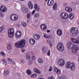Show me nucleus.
I'll list each match as a JSON object with an SVG mask.
<instances>
[{"label":"nucleus","mask_w":79,"mask_h":79,"mask_svg":"<svg viewBox=\"0 0 79 79\" xmlns=\"http://www.w3.org/2000/svg\"><path fill=\"white\" fill-rule=\"evenodd\" d=\"M72 51L73 53L76 54L77 53V51L79 49V47L73 44L71 42H69L67 44V47L69 49L71 48V46H72Z\"/></svg>","instance_id":"nucleus-1"},{"label":"nucleus","mask_w":79,"mask_h":79,"mask_svg":"<svg viewBox=\"0 0 79 79\" xmlns=\"http://www.w3.org/2000/svg\"><path fill=\"white\" fill-rule=\"evenodd\" d=\"M26 44V41L25 40H22L19 41L18 43L15 44V46L16 48H23L24 47Z\"/></svg>","instance_id":"nucleus-2"},{"label":"nucleus","mask_w":79,"mask_h":79,"mask_svg":"<svg viewBox=\"0 0 79 79\" xmlns=\"http://www.w3.org/2000/svg\"><path fill=\"white\" fill-rule=\"evenodd\" d=\"M76 65L74 62H68L66 64V68L69 69L70 68L71 71H73L75 69Z\"/></svg>","instance_id":"nucleus-3"},{"label":"nucleus","mask_w":79,"mask_h":79,"mask_svg":"<svg viewBox=\"0 0 79 79\" xmlns=\"http://www.w3.org/2000/svg\"><path fill=\"white\" fill-rule=\"evenodd\" d=\"M79 33V31L77 30V28L73 27L72 28L70 31V34L72 36L75 37Z\"/></svg>","instance_id":"nucleus-4"},{"label":"nucleus","mask_w":79,"mask_h":79,"mask_svg":"<svg viewBox=\"0 0 79 79\" xmlns=\"http://www.w3.org/2000/svg\"><path fill=\"white\" fill-rule=\"evenodd\" d=\"M58 50L63 51L64 50V45L61 42L59 43L57 46Z\"/></svg>","instance_id":"nucleus-5"},{"label":"nucleus","mask_w":79,"mask_h":79,"mask_svg":"<svg viewBox=\"0 0 79 79\" xmlns=\"http://www.w3.org/2000/svg\"><path fill=\"white\" fill-rule=\"evenodd\" d=\"M8 34L9 37L11 38L14 35V30L13 28H10L8 31Z\"/></svg>","instance_id":"nucleus-6"},{"label":"nucleus","mask_w":79,"mask_h":79,"mask_svg":"<svg viewBox=\"0 0 79 79\" xmlns=\"http://www.w3.org/2000/svg\"><path fill=\"white\" fill-rule=\"evenodd\" d=\"M10 19L12 21H16L18 19V15L17 14H13L10 16Z\"/></svg>","instance_id":"nucleus-7"},{"label":"nucleus","mask_w":79,"mask_h":79,"mask_svg":"<svg viewBox=\"0 0 79 79\" xmlns=\"http://www.w3.org/2000/svg\"><path fill=\"white\" fill-rule=\"evenodd\" d=\"M60 17L62 19H66L68 18V14L65 12H63L60 14Z\"/></svg>","instance_id":"nucleus-8"},{"label":"nucleus","mask_w":79,"mask_h":79,"mask_svg":"<svg viewBox=\"0 0 79 79\" xmlns=\"http://www.w3.org/2000/svg\"><path fill=\"white\" fill-rule=\"evenodd\" d=\"M64 60L63 59H59L58 61V64L60 66H63L64 64L65 63Z\"/></svg>","instance_id":"nucleus-9"},{"label":"nucleus","mask_w":79,"mask_h":79,"mask_svg":"<svg viewBox=\"0 0 79 79\" xmlns=\"http://www.w3.org/2000/svg\"><path fill=\"white\" fill-rule=\"evenodd\" d=\"M21 32L20 31H18L15 34V35L17 38H20L21 37Z\"/></svg>","instance_id":"nucleus-10"},{"label":"nucleus","mask_w":79,"mask_h":79,"mask_svg":"<svg viewBox=\"0 0 79 79\" xmlns=\"http://www.w3.org/2000/svg\"><path fill=\"white\" fill-rule=\"evenodd\" d=\"M34 8L36 11L39 12L40 11V6L39 5H37V4H35L34 5Z\"/></svg>","instance_id":"nucleus-11"},{"label":"nucleus","mask_w":79,"mask_h":79,"mask_svg":"<svg viewBox=\"0 0 79 79\" xmlns=\"http://www.w3.org/2000/svg\"><path fill=\"white\" fill-rule=\"evenodd\" d=\"M0 10L2 12H5L7 10V8L5 6H1Z\"/></svg>","instance_id":"nucleus-12"},{"label":"nucleus","mask_w":79,"mask_h":79,"mask_svg":"<svg viewBox=\"0 0 79 79\" xmlns=\"http://www.w3.org/2000/svg\"><path fill=\"white\" fill-rule=\"evenodd\" d=\"M54 3L53 0H48L47 3V4L48 6H52Z\"/></svg>","instance_id":"nucleus-13"},{"label":"nucleus","mask_w":79,"mask_h":79,"mask_svg":"<svg viewBox=\"0 0 79 79\" xmlns=\"http://www.w3.org/2000/svg\"><path fill=\"white\" fill-rule=\"evenodd\" d=\"M41 29L45 31L47 29V27L46 25L43 24L41 25Z\"/></svg>","instance_id":"nucleus-14"},{"label":"nucleus","mask_w":79,"mask_h":79,"mask_svg":"<svg viewBox=\"0 0 79 79\" xmlns=\"http://www.w3.org/2000/svg\"><path fill=\"white\" fill-rule=\"evenodd\" d=\"M63 33L62 32V31L60 29H58L57 31V34L59 36H60L62 35Z\"/></svg>","instance_id":"nucleus-15"},{"label":"nucleus","mask_w":79,"mask_h":79,"mask_svg":"<svg viewBox=\"0 0 79 79\" xmlns=\"http://www.w3.org/2000/svg\"><path fill=\"white\" fill-rule=\"evenodd\" d=\"M28 10V8L27 7H23L22 9L24 13H27Z\"/></svg>","instance_id":"nucleus-16"},{"label":"nucleus","mask_w":79,"mask_h":79,"mask_svg":"<svg viewBox=\"0 0 79 79\" xmlns=\"http://www.w3.org/2000/svg\"><path fill=\"white\" fill-rule=\"evenodd\" d=\"M72 41L74 42V43H75L76 44H79V41L77 40L76 39L72 38H71Z\"/></svg>","instance_id":"nucleus-17"},{"label":"nucleus","mask_w":79,"mask_h":79,"mask_svg":"<svg viewBox=\"0 0 79 79\" xmlns=\"http://www.w3.org/2000/svg\"><path fill=\"white\" fill-rule=\"evenodd\" d=\"M2 63L3 65H6V62L7 61L5 58H3L2 60Z\"/></svg>","instance_id":"nucleus-18"},{"label":"nucleus","mask_w":79,"mask_h":79,"mask_svg":"<svg viewBox=\"0 0 79 79\" xmlns=\"http://www.w3.org/2000/svg\"><path fill=\"white\" fill-rule=\"evenodd\" d=\"M12 46H11V44L10 43H8L7 44V49L8 50H10L11 49Z\"/></svg>","instance_id":"nucleus-19"},{"label":"nucleus","mask_w":79,"mask_h":79,"mask_svg":"<svg viewBox=\"0 0 79 79\" xmlns=\"http://www.w3.org/2000/svg\"><path fill=\"white\" fill-rule=\"evenodd\" d=\"M28 6L30 9H32L33 8V5H32V4L31 3V1H30L28 3Z\"/></svg>","instance_id":"nucleus-20"},{"label":"nucleus","mask_w":79,"mask_h":79,"mask_svg":"<svg viewBox=\"0 0 79 79\" xmlns=\"http://www.w3.org/2000/svg\"><path fill=\"white\" fill-rule=\"evenodd\" d=\"M33 37L34 39L38 40V39H39L40 37V36L37 35H33Z\"/></svg>","instance_id":"nucleus-21"},{"label":"nucleus","mask_w":79,"mask_h":79,"mask_svg":"<svg viewBox=\"0 0 79 79\" xmlns=\"http://www.w3.org/2000/svg\"><path fill=\"white\" fill-rule=\"evenodd\" d=\"M30 44H32V45L34 44H35V40H34V39H30Z\"/></svg>","instance_id":"nucleus-22"},{"label":"nucleus","mask_w":79,"mask_h":79,"mask_svg":"<svg viewBox=\"0 0 79 79\" xmlns=\"http://www.w3.org/2000/svg\"><path fill=\"white\" fill-rule=\"evenodd\" d=\"M54 71L55 72L57 73V74H60V73H61V70H59V69L56 68L54 69Z\"/></svg>","instance_id":"nucleus-23"},{"label":"nucleus","mask_w":79,"mask_h":79,"mask_svg":"<svg viewBox=\"0 0 79 79\" xmlns=\"http://www.w3.org/2000/svg\"><path fill=\"white\" fill-rule=\"evenodd\" d=\"M65 10L69 12H71L72 11V9L69 8V7H67L65 8Z\"/></svg>","instance_id":"nucleus-24"},{"label":"nucleus","mask_w":79,"mask_h":79,"mask_svg":"<svg viewBox=\"0 0 79 79\" xmlns=\"http://www.w3.org/2000/svg\"><path fill=\"white\" fill-rule=\"evenodd\" d=\"M35 72L36 73H38V74H40V71L37 69L35 68L34 69Z\"/></svg>","instance_id":"nucleus-25"},{"label":"nucleus","mask_w":79,"mask_h":79,"mask_svg":"<svg viewBox=\"0 0 79 79\" xmlns=\"http://www.w3.org/2000/svg\"><path fill=\"white\" fill-rule=\"evenodd\" d=\"M69 17L70 19H73L74 18V14L73 13L70 14L69 16Z\"/></svg>","instance_id":"nucleus-26"},{"label":"nucleus","mask_w":79,"mask_h":79,"mask_svg":"<svg viewBox=\"0 0 79 79\" xmlns=\"http://www.w3.org/2000/svg\"><path fill=\"white\" fill-rule=\"evenodd\" d=\"M38 61L39 63H43V62H44V60L42 59H39L38 60Z\"/></svg>","instance_id":"nucleus-27"},{"label":"nucleus","mask_w":79,"mask_h":79,"mask_svg":"<svg viewBox=\"0 0 79 79\" xmlns=\"http://www.w3.org/2000/svg\"><path fill=\"white\" fill-rule=\"evenodd\" d=\"M27 73L28 75H31L32 73L31 72V71L30 70L28 69L27 71Z\"/></svg>","instance_id":"nucleus-28"},{"label":"nucleus","mask_w":79,"mask_h":79,"mask_svg":"<svg viewBox=\"0 0 79 79\" xmlns=\"http://www.w3.org/2000/svg\"><path fill=\"white\" fill-rule=\"evenodd\" d=\"M53 8L54 10H55L57 8V7H56V3H55V4L53 6Z\"/></svg>","instance_id":"nucleus-29"},{"label":"nucleus","mask_w":79,"mask_h":79,"mask_svg":"<svg viewBox=\"0 0 79 79\" xmlns=\"http://www.w3.org/2000/svg\"><path fill=\"white\" fill-rule=\"evenodd\" d=\"M10 73V71L9 70H6L4 73L5 76H7Z\"/></svg>","instance_id":"nucleus-30"},{"label":"nucleus","mask_w":79,"mask_h":79,"mask_svg":"<svg viewBox=\"0 0 79 79\" xmlns=\"http://www.w3.org/2000/svg\"><path fill=\"white\" fill-rule=\"evenodd\" d=\"M26 58H27L28 60H31V56L29 54L27 55Z\"/></svg>","instance_id":"nucleus-31"},{"label":"nucleus","mask_w":79,"mask_h":79,"mask_svg":"<svg viewBox=\"0 0 79 79\" xmlns=\"http://www.w3.org/2000/svg\"><path fill=\"white\" fill-rule=\"evenodd\" d=\"M22 24L23 27H26V26H27V24H26V23L23 22H22Z\"/></svg>","instance_id":"nucleus-32"},{"label":"nucleus","mask_w":79,"mask_h":79,"mask_svg":"<svg viewBox=\"0 0 79 79\" xmlns=\"http://www.w3.org/2000/svg\"><path fill=\"white\" fill-rule=\"evenodd\" d=\"M4 30V28H3V27H0V33L2 32Z\"/></svg>","instance_id":"nucleus-33"},{"label":"nucleus","mask_w":79,"mask_h":79,"mask_svg":"<svg viewBox=\"0 0 79 79\" xmlns=\"http://www.w3.org/2000/svg\"><path fill=\"white\" fill-rule=\"evenodd\" d=\"M27 18H28L29 19H30V18H31V13H28L27 14Z\"/></svg>","instance_id":"nucleus-34"},{"label":"nucleus","mask_w":79,"mask_h":79,"mask_svg":"<svg viewBox=\"0 0 79 79\" xmlns=\"http://www.w3.org/2000/svg\"><path fill=\"white\" fill-rule=\"evenodd\" d=\"M47 42L49 44H50V47H52V44H51V42L49 41V40H47Z\"/></svg>","instance_id":"nucleus-35"},{"label":"nucleus","mask_w":79,"mask_h":79,"mask_svg":"<svg viewBox=\"0 0 79 79\" xmlns=\"http://www.w3.org/2000/svg\"><path fill=\"white\" fill-rule=\"evenodd\" d=\"M34 16L35 17H36V18H39V14L36 13L34 15Z\"/></svg>","instance_id":"nucleus-36"},{"label":"nucleus","mask_w":79,"mask_h":79,"mask_svg":"<svg viewBox=\"0 0 79 79\" xmlns=\"http://www.w3.org/2000/svg\"><path fill=\"white\" fill-rule=\"evenodd\" d=\"M1 53L3 56H4V57L5 56V54L4 52H3V51H1Z\"/></svg>","instance_id":"nucleus-37"},{"label":"nucleus","mask_w":79,"mask_h":79,"mask_svg":"<svg viewBox=\"0 0 79 79\" xmlns=\"http://www.w3.org/2000/svg\"><path fill=\"white\" fill-rule=\"evenodd\" d=\"M42 51L44 53H45L46 52V50H45V48H43L42 50Z\"/></svg>","instance_id":"nucleus-38"},{"label":"nucleus","mask_w":79,"mask_h":79,"mask_svg":"<svg viewBox=\"0 0 79 79\" xmlns=\"http://www.w3.org/2000/svg\"><path fill=\"white\" fill-rule=\"evenodd\" d=\"M36 76H37V74H34L32 75V76H31V77H32L34 78V77H35Z\"/></svg>","instance_id":"nucleus-39"},{"label":"nucleus","mask_w":79,"mask_h":79,"mask_svg":"<svg viewBox=\"0 0 79 79\" xmlns=\"http://www.w3.org/2000/svg\"><path fill=\"white\" fill-rule=\"evenodd\" d=\"M48 79H55V78L53 76H52V77H49L48 78Z\"/></svg>","instance_id":"nucleus-40"},{"label":"nucleus","mask_w":79,"mask_h":79,"mask_svg":"<svg viewBox=\"0 0 79 79\" xmlns=\"http://www.w3.org/2000/svg\"><path fill=\"white\" fill-rule=\"evenodd\" d=\"M47 55L48 56H50V50H48V52H47Z\"/></svg>","instance_id":"nucleus-41"},{"label":"nucleus","mask_w":79,"mask_h":79,"mask_svg":"<svg viewBox=\"0 0 79 79\" xmlns=\"http://www.w3.org/2000/svg\"><path fill=\"white\" fill-rule=\"evenodd\" d=\"M4 16V15L2 14V13L0 12V17H3Z\"/></svg>","instance_id":"nucleus-42"},{"label":"nucleus","mask_w":79,"mask_h":79,"mask_svg":"<svg viewBox=\"0 0 79 79\" xmlns=\"http://www.w3.org/2000/svg\"><path fill=\"white\" fill-rule=\"evenodd\" d=\"M32 60H35L36 58L35 57V56H32V57H31Z\"/></svg>","instance_id":"nucleus-43"},{"label":"nucleus","mask_w":79,"mask_h":79,"mask_svg":"<svg viewBox=\"0 0 79 79\" xmlns=\"http://www.w3.org/2000/svg\"><path fill=\"white\" fill-rule=\"evenodd\" d=\"M60 79H66V78L63 76H61Z\"/></svg>","instance_id":"nucleus-44"},{"label":"nucleus","mask_w":79,"mask_h":79,"mask_svg":"<svg viewBox=\"0 0 79 79\" xmlns=\"http://www.w3.org/2000/svg\"><path fill=\"white\" fill-rule=\"evenodd\" d=\"M52 71V66L50 67V69H49V71Z\"/></svg>","instance_id":"nucleus-45"},{"label":"nucleus","mask_w":79,"mask_h":79,"mask_svg":"<svg viewBox=\"0 0 79 79\" xmlns=\"http://www.w3.org/2000/svg\"><path fill=\"white\" fill-rule=\"evenodd\" d=\"M21 62L22 63H23V64H24V63H25L24 60L23 59H22L21 60Z\"/></svg>","instance_id":"nucleus-46"},{"label":"nucleus","mask_w":79,"mask_h":79,"mask_svg":"<svg viewBox=\"0 0 79 79\" xmlns=\"http://www.w3.org/2000/svg\"><path fill=\"white\" fill-rule=\"evenodd\" d=\"M35 10H34L31 13V14L33 15L34 14H35Z\"/></svg>","instance_id":"nucleus-47"},{"label":"nucleus","mask_w":79,"mask_h":79,"mask_svg":"<svg viewBox=\"0 0 79 79\" xmlns=\"http://www.w3.org/2000/svg\"><path fill=\"white\" fill-rule=\"evenodd\" d=\"M48 39H52V36L51 35H49L48 36Z\"/></svg>","instance_id":"nucleus-48"},{"label":"nucleus","mask_w":79,"mask_h":79,"mask_svg":"<svg viewBox=\"0 0 79 79\" xmlns=\"http://www.w3.org/2000/svg\"><path fill=\"white\" fill-rule=\"evenodd\" d=\"M7 60H9V61H12V59H10V58H8L7 59Z\"/></svg>","instance_id":"nucleus-49"},{"label":"nucleus","mask_w":79,"mask_h":79,"mask_svg":"<svg viewBox=\"0 0 79 79\" xmlns=\"http://www.w3.org/2000/svg\"><path fill=\"white\" fill-rule=\"evenodd\" d=\"M47 33H48L50 32V30H48L47 31Z\"/></svg>","instance_id":"nucleus-50"},{"label":"nucleus","mask_w":79,"mask_h":79,"mask_svg":"<svg viewBox=\"0 0 79 79\" xmlns=\"http://www.w3.org/2000/svg\"><path fill=\"white\" fill-rule=\"evenodd\" d=\"M21 51H22V52H24V51H25V50H24V49H22L21 50Z\"/></svg>","instance_id":"nucleus-51"},{"label":"nucleus","mask_w":79,"mask_h":79,"mask_svg":"<svg viewBox=\"0 0 79 79\" xmlns=\"http://www.w3.org/2000/svg\"><path fill=\"white\" fill-rule=\"evenodd\" d=\"M12 62L13 64H15V62L14 61H13Z\"/></svg>","instance_id":"nucleus-52"},{"label":"nucleus","mask_w":79,"mask_h":79,"mask_svg":"<svg viewBox=\"0 0 79 79\" xmlns=\"http://www.w3.org/2000/svg\"><path fill=\"white\" fill-rule=\"evenodd\" d=\"M44 37H45V36H47V34H44Z\"/></svg>","instance_id":"nucleus-53"},{"label":"nucleus","mask_w":79,"mask_h":79,"mask_svg":"<svg viewBox=\"0 0 79 79\" xmlns=\"http://www.w3.org/2000/svg\"><path fill=\"white\" fill-rule=\"evenodd\" d=\"M77 39L78 40H79V36H78V37H77Z\"/></svg>","instance_id":"nucleus-54"},{"label":"nucleus","mask_w":79,"mask_h":79,"mask_svg":"<svg viewBox=\"0 0 79 79\" xmlns=\"http://www.w3.org/2000/svg\"><path fill=\"white\" fill-rule=\"evenodd\" d=\"M46 39H47V38H48V36H46L45 37H44Z\"/></svg>","instance_id":"nucleus-55"},{"label":"nucleus","mask_w":79,"mask_h":79,"mask_svg":"<svg viewBox=\"0 0 79 79\" xmlns=\"http://www.w3.org/2000/svg\"><path fill=\"white\" fill-rule=\"evenodd\" d=\"M67 5V4H64V6H65L66 5Z\"/></svg>","instance_id":"nucleus-56"},{"label":"nucleus","mask_w":79,"mask_h":79,"mask_svg":"<svg viewBox=\"0 0 79 79\" xmlns=\"http://www.w3.org/2000/svg\"><path fill=\"white\" fill-rule=\"evenodd\" d=\"M17 27H20V25H19L17 26Z\"/></svg>","instance_id":"nucleus-57"},{"label":"nucleus","mask_w":79,"mask_h":79,"mask_svg":"<svg viewBox=\"0 0 79 79\" xmlns=\"http://www.w3.org/2000/svg\"><path fill=\"white\" fill-rule=\"evenodd\" d=\"M20 1H22L23 2L24 1V0H20Z\"/></svg>","instance_id":"nucleus-58"},{"label":"nucleus","mask_w":79,"mask_h":79,"mask_svg":"<svg viewBox=\"0 0 79 79\" xmlns=\"http://www.w3.org/2000/svg\"><path fill=\"white\" fill-rule=\"evenodd\" d=\"M9 0H6V1H8Z\"/></svg>","instance_id":"nucleus-59"},{"label":"nucleus","mask_w":79,"mask_h":79,"mask_svg":"<svg viewBox=\"0 0 79 79\" xmlns=\"http://www.w3.org/2000/svg\"><path fill=\"white\" fill-rule=\"evenodd\" d=\"M45 0L46 2H47V0Z\"/></svg>","instance_id":"nucleus-60"}]
</instances>
